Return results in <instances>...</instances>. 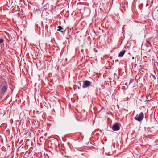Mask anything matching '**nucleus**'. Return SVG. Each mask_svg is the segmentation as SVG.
I'll return each instance as SVG.
<instances>
[{"label": "nucleus", "mask_w": 158, "mask_h": 158, "mask_svg": "<svg viewBox=\"0 0 158 158\" xmlns=\"http://www.w3.org/2000/svg\"><path fill=\"white\" fill-rule=\"evenodd\" d=\"M91 82L88 80H84L83 81V84L82 87L83 88H85L89 87L91 85Z\"/></svg>", "instance_id": "nucleus-1"}, {"label": "nucleus", "mask_w": 158, "mask_h": 158, "mask_svg": "<svg viewBox=\"0 0 158 158\" xmlns=\"http://www.w3.org/2000/svg\"><path fill=\"white\" fill-rule=\"evenodd\" d=\"M7 89V85L6 84L3 85L1 88L0 93L3 95Z\"/></svg>", "instance_id": "nucleus-2"}, {"label": "nucleus", "mask_w": 158, "mask_h": 158, "mask_svg": "<svg viewBox=\"0 0 158 158\" xmlns=\"http://www.w3.org/2000/svg\"><path fill=\"white\" fill-rule=\"evenodd\" d=\"M143 114L142 112L139 114V116L137 117H135V119L139 122L143 120Z\"/></svg>", "instance_id": "nucleus-3"}, {"label": "nucleus", "mask_w": 158, "mask_h": 158, "mask_svg": "<svg viewBox=\"0 0 158 158\" xmlns=\"http://www.w3.org/2000/svg\"><path fill=\"white\" fill-rule=\"evenodd\" d=\"M112 129L115 131H118L120 129V127L118 125V123H117L114 124L112 127Z\"/></svg>", "instance_id": "nucleus-4"}, {"label": "nucleus", "mask_w": 158, "mask_h": 158, "mask_svg": "<svg viewBox=\"0 0 158 158\" xmlns=\"http://www.w3.org/2000/svg\"><path fill=\"white\" fill-rule=\"evenodd\" d=\"M126 52V50H123L122 51H121L119 54L118 56L120 57L123 56Z\"/></svg>", "instance_id": "nucleus-5"}, {"label": "nucleus", "mask_w": 158, "mask_h": 158, "mask_svg": "<svg viewBox=\"0 0 158 158\" xmlns=\"http://www.w3.org/2000/svg\"><path fill=\"white\" fill-rule=\"evenodd\" d=\"M58 29L57 30V31H59L61 32L62 33H64V31L62 30L63 29V28L61 27V26H59L58 27Z\"/></svg>", "instance_id": "nucleus-6"}, {"label": "nucleus", "mask_w": 158, "mask_h": 158, "mask_svg": "<svg viewBox=\"0 0 158 158\" xmlns=\"http://www.w3.org/2000/svg\"><path fill=\"white\" fill-rule=\"evenodd\" d=\"M144 71H146L147 70L145 69H143V68L141 69L139 71L140 73H141L142 74H143V73L144 72Z\"/></svg>", "instance_id": "nucleus-7"}, {"label": "nucleus", "mask_w": 158, "mask_h": 158, "mask_svg": "<svg viewBox=\"0 0 158 158\" xmlns=\"http://www.w3.org/2000/svg\"><path fill=\"white\" fill-rule=\"evenodd\" d=\"M140 78V75H139V74H137L135 77V79L136 80H139Z\"/></svg>", "instance_id": "nucleus-8"}, {"label": "nucleus", "mask_w": 158, "mask_h": 158, "mask_svg": "<svg viewBox=\"0 0 158 158\" xmlns=\"http://www.w3.org/2000/svg\"><path fill=\"white\" fill-rule=\"evenodd\" d=\"M133 79H131L130 81V82L129 83V85L131 83H132L133 82Z\"/></svg>", "instance_id": "nucleus-9"}, {"label": "nucleus", "mask_w": 158, "mask_h": 158, "mask_svg": "<svg viewBox=\"0 0 158 158\" xmlns=\"http://www.w3.org/2000/svg\"><path fill=\"white\" fill-rule=\"evenodd\" d=\"M78 83L79 84L80 86H78V89H80V88H81V82L79 81V82H78Z\"/></svg>", "instance_id": "nucleus-10"}, {"label": "nucleus", "mask_w": 158, "mask_h": 158, "mask_svg": "<svg viewBox=\"0 0 158 158\" xmlns=\"http://www.w3.org/2000/svg\"><path fill=\"white\" fill-rule=\"evenodd\" d=\"M4 40L3 39H0V43H2L3 42Z\"/></svg>", "instance_id": "nucleus-11"}, {"label": "nucleus", "mask_w": 158, "mask_h": 158, "mask_svg": "<svg viewBox=\"0 0 158 158\" xmlns=\"http://www.w3.org/2000/svg\"><path fill=\"white\" fill-rule=\"evenodd\" d=\"M118 61V59H116L115 60V62H117Z\"/></svg>", "instance_id": "nucleus-12"}, {"label": "nucleus", "mask_w": 158, "mask_h": 158, "mask_svg": "<svg viewBox=\"0 0 158 158\" xmlns=\"http://www.w3.org/2000/svg\"><path fill=\"white\" fill-rule=\"evenodd\" d=\"M36 27H38V24H36Z\"/></svg>", "instance_id": "nucleus-13"}, {"label": "nucleus", "mask_w": 158, "mask_h": 158, "mask_svg": "<svg viewBox=\"0 0 158 158\" xmlns=\"http://www.w3.org/2000/svg\"><path fill=\"white\" fill-rule=\"evenodd\" d=\"M134 59V57H132V59Z\"/></svg>", "instance_id": "nucleus-14"}, {"label": "nucleus", "mask_w": 158, "mask_h": 158, "mask_svg": "<svg viewBox=\"0 0 158 158\" xmlns=\"http://www.w3.org/2000/svg\"><path fill=\"white\" fill-rule=\"evenodd\" d=\"M83 51V49H82V50H81V52Z\"/></svg>", "instance_id": "nucleus-15"}, {"label": "nucleus", "mask_w": 158, "mask_h": 158, "mask_svg": "<svg viewBox=\"0 0 158 158\" xmlns=\"http://www.w3.org/2000/svg\"><path fill=\"white\" fill-rule=\"evenodd\" d=\"M39 27V28L40 29V27Z\"/></svg>", "instance_id": "nucleus-16"}, {"label": "nucleus", "mask_w": 158, "mask_h": 158, "mask_svg": "<svg viewBox=\"0 0 158 158\" xmlns=\"http://www.w3.org/2000/svg\"><path fill=\"white\" fill-rule=\"evenodd\" d=\"M55 146V148H56V146Z\"/></svg>", "instance_id": "nucleus-17"}, {"label": "nucleus", "mask_w": 158, "mask_h": 158, "mask_svg": "<svg viewBox=\"0 0 158 158\" xmlns=\"http://www.w3.org/2000/svg\"><path fill=\"white\" fill-rule=\"evenodd\" d=\"M37 10V9H36V11Z\"/></svg>", "instance_id": "nucleus-18"}]
</instances>
